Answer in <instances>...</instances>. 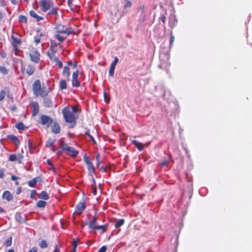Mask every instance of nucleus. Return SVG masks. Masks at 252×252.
<instances>
[{
    "mask_svg": "<svg viewBox=\"0 0 252 252\" xmlns=\"http://www.w3.org/2000/svg\"><path fill=\"white\" fill-rule=\"evenodd\" d=\"M71 28H66L62 24H58L55 27V38L61 42H63L71 33Z\"/></svg>",
    "mask_w": 252,
    "mask_h": 252,
    "instance_id": "nucleus-1",
    "label": "nucleus"
},
{
    "mask_svg": "<svg viewBox=\"0 0 252 252\" xmlns=\"http://www.w3.org/2000/svg\"><path fill=\"white\" fill-rule=\"evenodd\" d=\"M62 112L65 122L69 124L68 127L69 128L74 127L76 124V120L78 119V116L71 112L67 107H64L62 109Z\"/></svg>",
    "mask_w": 252,
    "mask_h": 252,
    "instance_id": "nucleus-2",
    "label": "nucleus"
},
{
    "mask_svg": "<svg viewBox=\"0 0 252 252\" xmlns=\"http://www.w3.org/2000/svg\"><path fill=\"white\" fill-rule=\"evenodd\" d=\"M59 143L62 151L65 152L67 155L72 158H75L78 155V151L75 150L74 147L68 146L63 140L60 139Z\"/></svg>",
    "mask_w": 252,
    "mask_h": 252,
    "instance_id": "nucleus-3",
    "label": "nucleus"
},
{
    "mask_svg": "<svg viewBox=\"0 0 252 252\" xmlns=\"http://www.w3.org/2000/svg\"><path fill=\"white\" fill-rule=\"evenodd\" d=\"M40 9L42 12H46L53 6L52 0H40L39 1Z\"/></svg>",
    "mask_w": 252,
    "mask_h": 252,
    "instance_id": "nucleus-4",
    "label": "nucleus"
},
{
    "mask_svg": "<svg viewBox=\"0 0 252 252\" xmlns=\"http://www.w3.org/2000/svg\"><path fill=\"white\" fill-rule=\"evenodd\" d=\"M86 207V201L84 199H83L76 205L75 210L73 214L74 215H80L85 209Z\"/></svg>",
    "mask_w": 252,
    "mask_h": 252,
    "instance_id": "nucleus-5",
    "label": "nucleus"
},
{
    "mask_svg": "<svg viewBox=\"0 0 252 252\" xmlns=\"http://www.w3.org/2000/svg\"><path fill=\"white\" fill-rule=\"evenodd\" d=\"M79 73V70L77 69L72 74L71 83L73 87H79L81 85V83L78 79Z\"/></svg>",
    "mask_w": 252,
    "mask_h": 252,
    "instance_id": "nucleus-6",
    "label": "nucleus"
},
{
    "mask_svg": "<svg viewBox=\"0 0 252 252\" xmlns=\"http://www.w3.org/2000/svg\"><path fill=\"white\" fill-rule=\"evenodd\" d=\"M30 56L31 60L35 63H38L40 60V54L34 49H32L30 52Z\"/></svg>",
    "mask_w": 252,
    "mask_h": 252,
    "instance_id": "nucleus-7",
    "label": "nucleus"
},
{
    "mask_svg": "<svg viewBox=\"0 0 252 252\" xmlns=\"http://www.w3.org/2000/svg\"><path fill=\"white\" fill-rule=\"evenodd\" d=\"M40 120L41 124L47 127H49L53 122V119L50 117L45 115L41 116Z\"/></svg>",
    "mask_w": 252,
    "mask_h": 252,
    "instance_id": "nucleus-8",
    "label": "nucleus"
},
{
    "mask_svg": "<svg viewBox=\"0 0 252 252\" xmlns=\"http://www.w3.org/2000/svg\"><path fill=\"white\" fill-rule=\"evenodd\" d=\"M24 157L23 155L21 153H19L18 155L12 154L10 155L9 156L8 159L9 161L14 162L16 160L18 161L19 163H22V160L23 158Z\"/></svg>",
    "mask_w": 252,
    "mask_h": 252,
    "instance_id": "nucleus-9",
    "label": "nucleus"
},
{
    "mask_svg": "<svg viewBox=\"0 0 252 252\" xmlns=\"http://www.w3.org/2000/svg\"><path fill=\"white\" fill-rule=\"evenodd\" d=\"M11 38L12 40L11 44L12 46L19 45L21 44V39L20 35L18 34H12L11 35Z\"/></svg>",
    "mask_w": 252,
    "mask_h": 252,
    "instance_id": "nucleus-10",
    "label": "nucleus"
},
{
    "mask_svg": "<svg viewBox=\"0 0 252 252\" xmlns=\"http://www.w3.org/2000/svg\"><path fill=\"white\" fill-rule=\"evenodd\" d=\"M87 215V219L86 220H97L99 219L94 210H91Z\"/></svg>",
    "mask_w": 252,
    "mask_h": 252,
    "instance_id": "nucleus-11",
    "label": "nucleus"
},
{
    "mask_svg": "<svg viewBox=\"0 0 252 252\" xmlns=\"http://www.w3.org/2000/svg\"><path fill=\"white\" fill-rule=\"evenodd\" d=\"M41 88V87L40 80H35L32 86L33 92L35 95L37 94H38V92H39V91H40Z\"/></svg>",
    "mask_w": 252,
    "mask_h": 252,
    "instance_id": "nucleus-12",
    "label": "nucleus"
},
{
    "mask_svg": "<svg viewBox=\"0 0 252 252\" xmlns=\"http://www.w3.org/2000/svg\"><path fill=\"white\" fill-rule=\"evenodd\" d=\"M118 62V59L117 57H115L114 60L111 63L110 65V67L109 70V75L113 76L114 74L115 68L116 65Z\"/></svg>",
    "mask_w": 252,
    "mask_h": 252,
    "instance_id": "nucleus-13",
    "label": "nucleus"
},
{
    "mask_svg": "<svg viewBox=\"0 0 252 252\" xmlns=\"http://www.w3.org/2000/svg\"><path fill=\"white\" fill-rule=\"evenodd\" d=\"M2 198L9 202L13 199V195L9 190H5L2 193Z\"/></svg>",
    "mask_w": 252,
    "mask_h": 252,
    "instance_id": "nucleus-14",
    "label": "nucleus"
},
{
    "mask_svg": "<svg viewBox=\"0 0 252 252\" xmlns=\"http://www.w3.org/2000/svg\"><path fill=\"white\" fill-rule=\"evenodd\" d=\"M51 131L54 134H58L60 133L61 127L59 124L56 122L54 123L51 126Z\"/></svg>",
    "mask_w": 252,
    "mask_h": 252,
    "instance_id": "nucleus-15",
    "label": "nucleus"
},
{
    "mask_svg": "<svg viewBox=\"0 0 252 252\" xmlns=\"http://www.w3.org/2000/svg\"><path fill=\"white\" fill-rule=\"evenodd\" d=\"M31 106L32 109V116H36L39 111V105L37 102H32Z\"/></svg>",
    "mask_w": 252,
    "mask_h": 252,
    "instance_id": "nucleus-16",
    "label": "nucleus"
},
{
    "mask_svg": "<svg viewBox=\"0 0 252 252\" xmlns=\"http://www.w3.org/2000/svg\"><path fill=\"white\" fill-rule=\"evenodd\" d=\"M62 75L67 80H69L70 73L69 72V68L68 66L65 65L63 67Z\"/></svg>",
    "mask_w": 252,
    "mask_h": 252,
    "instance_id": "nucleus-17",
    "label": "nucleus"
},
{
    "mask_svg": "<svg viewBox=\"0 0 252 252\" xmlns=\"http://www.w3.org/2000/svg\"><path fill=\"white\" fill-rule=\"evenodd\" d=\"M57 52V51H50V50H48L47 51V56H48L49 59L52 61L55 62V61H56V60H57L59 59L55 55V54Z\"/></svg>",
    "mask_w": 252,
    "mask_h": 252,
    "instance_id": "nucleus-18",
    "label": "nucleus"
},
{
    "mask_svg": "<svg viewBox=\"0 0 252 252\" xmlns=\"http://www.w3.org/2000/svg\"><path fill=\"white\" fill-rule=\"evenodd\" d=\"M49 91H47L45 87H43L41 88L40 91L38 92V94H36V96H40L42 97H45L48 94Z\"/></svg>",
    "mask_w": 252,
    "mask_h": 252,
    "instance_id": "nucleus-19",
    "label": "nucleus"
},
{
    "mask_svg": "<svg viewBox=\"0 0 252 252\" xmlns=\"http://www.w3.org/2000/svg\"><path fill=\"white\" fill-rule=\"evenodd\" d=\"M131 142L139 151H141L144 150V145L141 142L136 140H133Z\"/></svg>",
    "mask_w": 252,
    "mask_h": 252,
    "instance_id": "nucleus-20",
    "label": "nucleus"
},
{
    "mask_svg": "<svg viewBox=\"0 0 252 252\" xmlns=\"http://www.w3.org/2000/svg\"><path fill=\"white\" fill-rule=\"evenodd\" d=\"M132 2L130 0H124V11H123V14H126L127 11H125V10L127 8H130L132 6Z\"/></svg>",
    "mask_w": 252,
    "mask_h": 252,
    "instance_id": "nucleus-21",
    "label": "nucleus"
},
{
    "mask_svg": "<svg viewBox=\"0 0 252 252\" xmlns=\"http://www.w3.org/2000/svg\"><path fill=\"white\" fill-rule=\"evenodd\" d=\"M50 45L49 47V50L53 51H58L57 47L58 44L56 43V42L53 39L50 40Z\"/></svg>",
    "mask_w": 252,
    "mask_h": 252,
    "instance_id": "nucleus-22",
    "label": "nucleus"
},
{
    "mask_svg": "<svg viewBox=\"0 0 252 252\" xmlns=\"http://www.w3.org/2000/svg\"><path fill=\"white\" fill-rule=\"evenodd\" d=\"M29 13L30 16L34 18L37 22H39L40 21L43 20V18L42 17L38 15L33 10H31Z\"/></svg>",
    "mask_w": 252,
    "mask_h": 252,
    "instance_id": "nucleus-23",
    "label": "nucleus"
},
{
    "mask_svg": "<svg viewBox=\"0 0 252 252\" xmlns=\"http://www.w3.org/2000/svg\"><path fill=\"white\" fill-rule=\"evenodd\" d=\"M7 138L13 142L16 145H19L20 143L18 137L15 135H9L7 136Z\"/></svg>",
    "mask_w": 252,
    "mask_h": 252,
    "instance_id": "nucleus-24",
    "label": "nucleus"
},
{
    "mask_svg": "<svg viewBox=\"0 0 252 252\" xmlns=\"http://www.w3.org/2000/svg\"><path fill=\"white\" fill-rule=\"evenodd\" d=\"M87 165L89 174L91 176H92L93 174H95V169L93 163H91L90 164H87Z\"/></svg>",
    "mask_w": 252,
    "mask_h": 252,
    "instance_id": "nucleus-25",
    "label": "nucleus"
},
{
    "mask_svg": "<svg viewBox=\"0 0 252 252\" xmlns=\"http://www.w3.org/2000/svg\"><path fill=\"white\" fill-rule=\"evenodd\" d=\"M38 198L44 200H48L49 199V196L46 191H42L38 195Z\"/></svg>",
    "mask_w": 252,
    "mask_h": 252,
    "instance_id": "nucleus-26",
    "label": "nucleus"
},
{
    "mask_svg": "<svg viewBox=\"0 0 252 252\" xmlns=\"http://www.w3.org/2000/svg\"><path fill=\"white\" fill-rule=\"evenodd\" d=\"M59 88L60 90H64L67 88V83L64 79H61L59 82Z\"/></svg>",
    "mask_w": 252,
    "mask_h": 252,
    "instance_id": "nucleus-27",
    "label": "nucleus"
},
{
    "mask_svg": "<svg viewBox=\"0 0 252 252\" xmlns=\"http://www.w3.org/2000/svg\"><path fill=\"white\" fill-rule=\"evenodd\" d=\"M43 103L46 107H50L53 106L52 101L49 98H45L43 100Z\"/></svg>",
    "mask_w": 252,
    "mask_h": 252,
    "instance_id": "nucleus-28",
    "label": "nucleus"
},
{
    "mask_svg": "<svg viewBox=\"0 0 252 252\" xmlns=\"http://www.w3.org/2000/svg\"><path fill=\"white\" fill-rule=\"evenodd\" d=\"M15 127L19 130H25L29 128L25 126L22 122H19L15 125Z\"/></svg>",
    "mask_w": 252,
    "mask_h": 252,
    "instance_id": "nucleus-29",
    "label": "nucleus"
},
{
    "mask_svg": "<svg viewBox=\"0 0 252 252\" xmlns=\"http://www.w3.org/2000/svg\"><path fill=\"white\" fill-rule=\"evenodd\" d=\"M35 71V67L31 65H29L26 69V72L28 75H32Z\"/></svg>",
    "mask_w": 252,
    "mask_h": 252,
    "instance_id": "nucleus-30",
    "label": "nucleus"
},
{
    "mask_svg": "<svg viewBox=\"0 0 252 252\" xmlns=\"http://www.w3.org/2000/svg\"><path fill=\"white\" fill-rule=\"evenodd\" d=\"M58 10L59 9L57 7H52V8L49 11L48 14L49 15L57 16Z\"/></svg>",
    "mask_w": 252,
    "mask_h": 252,
    "instance_id": "nucleus-31",
    "label": "nucleus"
},
{
    "mask_svg": "<svg viewBox=\"0 0 252 252\" xmlns=\"http://www.w3.org/2000/svg\"><path fill=\"white\" fill-rule=\"evenodd\" d=\"M12 242V238L11 236H9L7 238L4 243V246L5 247H8L11 246Z\"/></svg>",
    "mask_w": 252,
    "mask_h": 252,
    "instance_id": "nucleus-32",
    "label": "nucleus"
},
{
    "mask_svg": "<svg viewBox=\"0 0 252 252\" xmlns=\"http://www.w3.org/2000/svg\"><path fill=\"white\" fill-rule=\"evenodd\" d=\"M108 226V223H106L104 225H97V226L96 227V230L97 229H101L102 233H104L106 230Z\"/></svg>",
    "mask_w": 252,
    "mask_h": 252,
    "instance_id": "nucleus-33",
    "label": "nucleus"
},
{
    "mask_svg": "<svg viewBox=\"0 0 252 252\" xmlns=\"http://www.w3.org/2000/svg\"><path fill=\"white\" fill-rule=\"evenodd\" d=\"M145 7L144 5L141 6L138 8V10L140 11L141 14L142 15L143 20H144L145 17Z\"/></svg>",
    "mask_w": 252,
    "mask_h": 252,
    "instance_id": "nucleus-34",
    "label": "nucleus"
},
{
    "mask_svg": "<svg viewBox=\"0 0 252 252\" xmlns=\"http://www.w3.org/2000/svg\"><path fill=\"white\" fill-rule=\"evenodd\" d=\"M55 142V139H52L49 138L46 142V146L47 147H50L53 146V144Z\"/></svg>",
    "mask_w": 252,
    "mask_h": 252,
    "instance_id": "nucleus-35",
    "label": "nucleus"
},
{
    "mask_svg": "<svg viewBox=\"0 0 252 252\" xmlns=\"http://www.w3.org/2000/svg\"><path fill=\"white\" fill-rule=\"evenodd\" d=\"M46 202L43 200H39L36 203V206L38 208H43L46 206Z\"/></svg>",
    "mask_w": 252,
    "mask_h": 252,
    "instance_id": "nucleus-36",
    "label": "nucleus"
},
{
    "mask_svg": "<svg viewBox=\"0 0 252 252\" xmlns=\"http://www.w3.org/2000/svg\"><path fill=\"white\" fill-rule=\"evenodd\" d=\"M92 187H93V194L94 195H96V194H97V190H96V183H95V180L94 178H93V184H92Z\"/></svg>",
    "mask_w": 252,
    "mask_h": 252,
    "instance_id": "nucleus-37",
    "label": "nucleus"
},
{
    "mask_svg": "<svg viewBox=\"0 0 252 252\" xmlns=\"http://www.w3.org/2000/svg\"><path fill=\"white\" fill-rule=\"evenodd\" d=\"M96 221H90L89 223V228L96 230L97 225L96 224Z\"/></svg>",
    "mask_w": 252,
    "mask_h": 252,
    "instance_id": "nucleus-38",
    "label": "nucleus"
},
{
    "mask_svg": "<svg viewBox=\"0 0 252 252\" xmlns=\"http://www.w3.org/2000/svg\"><path fill=\"white\" fill-rule=\"evenodd\" d=\"M36 184V180L35 178L33 179L32 180H30L28 182V185L30 187H34Z\"/></svg>",
    "mask_w": 252,
    "mask_h": 252,
    "instance_id": "nucleus-39",
    "label": "nucleus"
},
{
    "mask_svg": "<svg viewBox=\"0 0 252 252\" xmlns=\"http://www.w3.org/2000/svg\"><path fill=\"white\" fill-rule=\"evenodd\" d=\"M39 247L42 249L46 248L48 246V244L46 241L42 240L39 244Z\"/></svg>",
    "mask_w": 252,
    "mask_h": 252,
    "instance_id": "nucleus-40",
    "label": "nucleus"
},
{
    "mask_svg": "<svg viewBox=\"0 0 252 252\" xmlns=\"http://www.w3.org/2000/svg\"><path fill=\"white\" fill-rule=\"evenodd\" d=\"M6 94V92L4 90L0 91V101L3 100Z\"/></svg>",
    "mask_w": 252,
    "mask_h": 252,
    "instance_id": "nucleus-41",
    "label": "nucleus"
},
{
    "mask_svg": "<svg viewBox=\"0 0 252 252\" xmlns=\"http://www.w3.org/2000/svg\"><path fill=\"white\" fill-rule=\"evenodd\" d=\"M84 160L86 164H91L92 162L91 161L90 158L87 155H85L83 157Z\"/></svg>",
    "mask_w": 252,
    "mask_h": 252,
    "instance_id": "nucleus-42",
    "label": "nucleus"
},
{
    "mask_svg": "<svg viewBox=\"0 0 252 252\" xmlns=\"http://www.w3.org/2000/svg\"><path fill=\"white\" fill-rule=\"evenodd\" d=\"M103 96L105 102L106 103H108L110 101V97L109 95L107 94L105 91L103 92Z\"/></svg>",
    "mask_w": 252,
    "mask_h": 252,
    "instance_id": "nucleus-43",
    "label": "nucleus"
},
{
    "mask_svg": "<svg viewBox=\"0 0 252 252\" xmlns=\"http://www.w3.org/2000/svg\"><path fill=\"white\" fill-rule=\"evenodd\" d=\"M19 21L20 22H23V23H27V17L23 15H21L19 17Z\"/></svg>",
    "mask_w": 252,
    "mask_h": 252,
    "instance_id": "nucleus-44",
    "label": "nucleus"
},
{
    "mask_svg": "<svg viewBox=\"0 0 252 252\" xmlns=\"http://www.w3.org/2000/svg\"><path fill=\"white\" fill-rule=\"evenodd\" d=\"M0 71L3 74H6L7 73V70L4 66H0Z\"/></svg>",
    "mask_w": 252,
    "mask_h": 252,
    "instance_id": "nucleus-45",
    "label": "nucleus"
},
{
    "mask_svg": "<svg viewBox=\"0 0 252 252\" xmlns=\"http://www.w3.org/2000/svg\"><path fill=\"white\" fill-rule=\"evenodd\" d=\"M79 241L78 239H75L72 243V247L73 249H74L75 250H76L77 246L79 243Z\"/></svg>",
    "mask_w": 252,
    "mask_h": 252,
    "instance_id": "nucleus-46",
    "label": "nucleus"
},
{
    "mask_svg": "<svg viewBox=\"0 0 252 252\" xmlns=\"http://www.w3.org/2000/svg\"><path fill=\"white\" fill-rule=\"evenodd\" d=\"M55 62L57 63L59 68H62L63 67V63L62 62L59 60V59L55 61Z\"/></svg>",
    "mask_w": 252,
    "mask_h": 252,
    "instance_id": "nucleus-47",
    "label": "nucleus"
},
{
    "mask_svg": "<svg viewBox=\"0 0 252 252\" xmlns=\"http://www.w3.org/2000/svg\"><path fill=\"white\" fill-rule=\"evenodd\" d=\"M124 221H117L115 224V227L116 228L120 227L124 224Z\"/></svg>",
    "mask_w": 252,
    "mask_h": 252,
    "instance_id": "nucleus-48",
    "label": "nucleus"
},
{
    "mask_svg": "<svg viewBox=\"0 0 252 252\" xmlns=\"http://www.w3.org/2000/svg\"><path fill=\"white\" fill-rule=\"evenodd\" d=\"M34 41L36 44H38L40 42V38L38 35H36L34 37Z\"/></svg>",
    "mask_w": 252,
    "mask_h": 252,
    "instance_id": "nucleus-49",
    "label": "nucleus"
},
{
    "mask_svg": "<svg viewBox=\"0 0 252 252\" xmlns=\"http://www.w3.org/2000/svg\"><path fill=\"white\" fill-rule=\"evenodd\" d=\"M12 47H13V50L14 51L15 54L16 55H17L18 54V52L19 51V50L18 49V45L12 46Z\"/></svg>",
    "mask_w": 252,
    "mask_h": 252,
    "instance_id": "nucleus-50",
    "label": "nucleus"
},
{
    "mask_svg": "<svg viewBox=\"0 0 252 252\" xmlns=\"http://www.w3.org/2000/svg\"><path fill=\"white\" fill-rule=\"evenodd\" d=\"M36 194V190H32L31 191V194H30V198L32 199H34L35 197V195Z\"/></svg>",
    "mask_w": 252,
    "mask_h": 252,
    "instance_id": "nucleus-51",
    "label": "nucleus"
},
{
    "mask_svg": "<svg viewBox=\"0 0 252 252\" xmlns=\"http://www.w3.org/2000/svg\"><path fill=\"white\" fill-rule=\"evenodd\" d=\"M107 248L106 246H103L101 247L97 251V252H105L106 251Z\"/></svg>",
    "mask_w": 252,
    "mask_h": 252,
    "instance_id": "nucleus-52",
    "label": "nucleus"
},
{
    "mask_svg": "<svg viewBox=\"0 0 252 252\" xmlns=\"http://www.w3.org/2000/svg\"><path fill=\"white\" fill-rule=\"evenodd\" d=\"M174 41V36L172 34V33H171L170 35V45H171Z\"/></svg>",
    "mask_w": 252,
    "mask_h": 252,
    "instance_id": "nucleus-53",
    "label": "nucleus"
},
{
    "mask_svg": "<svg viewBox=\"0 0 252 252\" xmlns=\"http://www.w3.org/2000/svg\"><path fill=\"white\" fill-rule=\"evenodd\" d=\"M159 19L162 21L163 24H165L166 18L164 15H161Z\"/></svg>",
    "mask_w": 252,
    "mask_h": 252,
    "instance_id": "nucleus-54",
    "label": "nucleus"
},
{
    "mask_svg": "<svg viewBox=\"0 0 252 252\" xmlns=\"http://www.w3.org/2000/svg\"><path fill=\"white\" fill-rule=\"evenodd\" d=\"M168 163V160H163L162 162H161L160 164L162 166H166Z\"/></svg>",
    "mask_w": 252,
    "mask_h": 252,
    "instance_id": "nucleus-55",
    "label": "nucleus"
},
{
    "mask_svg": "<svg viewBox=\"0 0 252 252\" xmlns=\"http://www.w3.org/2000/svg\"><path fill=\"white\" fill-rule=\"evenodd\" d=\"M107 167H108V166H106V167H104V166H101L100 167V170L101 171V172H106L107 171Z\"/></svg>",
    "mask_w": 252,
    "mask_h": 252,
    "instance_id": "nucleus-56",
    "label": "nucleus"
},
{
    "mask_svg": "<svg viewBox=\"0 0 252 252\" xmlns=\"http://www.w3.org/2000/svg\"><path fill=\"white\" fill-rule=\"evenodd\" d=\"M72 112H73V113L77 112L78 111V109L76 106H73L72 107Z\"/></svg>",
    "mask_w": 252,
    "mask_h": 252,
    "instance_id": "nucleus-57",
    "label": "nucleus"
},
{
    "mask_svg": "<svg viewBox=\"0 0 252 252\" xmlns=\"http://www.w3.org/2000/svg\"><path fill=\"white\" fill-rule=\"evenodd\" d=\"M4 169H0V178H2L4 176Z\"/></svg>",
    "mask_w": 252,
    "mask_h": 252,
    "instance_id": "nucleus-58",
    "label": "nucleus"
},
{
    "mask_svg": "<svg viewBox=\"0 0 252 252\" xmlns=\"http://www.w3.org/2000/svg\"><path fill=\"white\" fill-rule=\"evenodd\" d=\"M22 189L21 187H18L16 189V194H19L22 192Z\"/></svg>",
    "mask_w": 252,
    "mask_h": 252,
    "instance_id": "nucleus-59",
    "label": "nucleus"
},
{
    "mask_svg": "<svg viewBox=\"0 0 252 252\" xmlns=\"http://www.w3.org/2000/svg\"><path fill=\"white\" fill-rule=\"evenodd\" d=\"M37 248L36 247H33L32 249H31L28 252H37Z\"/></svg>",
    "mask_w": 252,
    "mask_h": 252,
    "instance_id": "nucleus-60",
    "label": "nucleus"
},
{
    "mask_svg": "<svg viewBox=\"0 0 252 252\" xmlns=\"http://www.w3.org/2000/svg\"><path fill=\"white\" fill-rule=\"evenodd\" d=\"M19 179L18 177H17V176L13 175L11 176V180H13V181H16L17 180H18Z\"/></svg>",
    "mask_w": 252,
    "mask_h": 252,
    "instance_id": "nucleus-61",
    "label": "nucleus"
},
{
    "mask_svg": "<svg viewBox=\"0 0 252 252\" xmlns=\"http://www.w3.org/2000/svg\"><path fill=\"white\" fill-rule=\"evenodd\" d=\"M66 64L67 65L66 66H68V67H69V66H71L72 64V61L71 60H69V61H68L67 62H66Z\"/></svg>",
    "mask_w": 252,
    "mask_h": 252,
    "instance_id": "nucleus-62",
    "label": "nucleus"
},
{
    "mask_svg": "<svg viewBox=\"0 0 252 252\" xmlns=\"http://www.w3.org/2000/svg\"><path fill=\"white\" fill-rule=\"evenodd\" d=\"M72 1H73V0H67V3H68V5L71 7V5H72Z\"/></svg>",
    "mask_w": 252,
    "mask_h": 252,
    "instance_id": "nucleus-63",
    "label": "nucleus"
},
{
    "mask_svg": "<svg viewBox=\"0 0 252 252\" xmlns=\"http://www.w3.org/2000/svg\"><path fill=\"white\" fill-rule=\"evenodd\" d=\"M71 66H72L73 67V68H75V67H77V63L76 62H74V63H72V65H71Z\"/></svg>",
    "mask_w": 252,
    "mask_h": 252,
    "instance_id": "nucleus-64",
    "label": "nucleus"
}]
</instances>
